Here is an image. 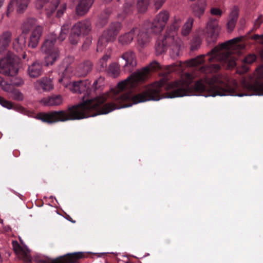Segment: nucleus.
Instances as JSON below:
<instances>
[{"mask_svg":"<svg viewBox=\"0 0 263 263\" xmlns=\"http://www.w3.org/2000/svg\"><path fill=\"white\" fill-rule=\"evenodd\" d=\"M70 27V23H65L58 35L55 32L51 33L43 43L41 50L46 54L45 62L47 66L52 65L60 58L59 50L54 46V44L57 39L60 42L65 40Z\"/></svg>","mask_w":263,"mask_h":263,"instance_id":"nucleus-2","label":"nucleus"},{"mask_svg":"<svg viewBox=\"0 0 263 263\" xmlns=\"http://www.w3.org/2000/svg\"><path fill=\"white\" fill-rule=\"evenodd\" d=\"M13 249L14 252L24 259L27 258V254L24 249L20 246L16 240H13L12 242Z\"/></svg>","mask_w":263,"mask_h":263,"instance_id":"nucleus-26","label":"nucleus"},{"mask_svg":"<svg viewBox=\"0 0 263 263\" xmlns=\"http://www.w3.org/2000/svg\"><path fill=\"white\" fill-rule=\"evenodd\" d=\"M122 28V25L120 22H116L111 23L107 29L103 31L99 39L97 51H102L109 42L114 41Z\"/></svg>","mask_w":263,"mask_h":263,"instance_id":"nucleus-6","label":"nucleus"},{"mask_svg":"<svg viewBox=\"0 0 263 263\" xmlns=\"http://www.w3.org/2000/svg\"><path fill=\"white\" fill-rule=\"evenodd\" d=\"M1 87L3 89V90H4V91H6L7 92H9V91H12L11 84H8L5 83L4 84H2V85L1 86Z\"/></svg>","mask_w":263,"mask_h":263,"instance_id":"nucleus-41","label":"nucleus"},{"mask_svg":"<svg viewBox=\"0 0 263 263\" xmlns=\"http://www.w3.org/2000/svg\"><path fill=\"white\" fill-rule=\"evenodd\" d=\"M11 85L15 86H20L23 84V80L19 78H13L10 81Z\"/></svg>","mask_w":263,"mask_h":263,"instance_id":"nucleus-36","label":"nucleus"},{"mask_svg":"<svg viewBox=\"0 0 263 263\" xmlns=\"http://www.w3.org/2000/svg\"><path fill=\"white\" fill-rule=\"evenodd\" d=\"M262 23V16L260 15L258 17L257 19L255 21L254 25L258 28L260 24Z\"/></svg>","mask_w":263,"mask_h":263,"instance_id":"nucleus-43","label":"nucleus"},{"mask_svg":"<svg viewBox=\"0 0 263 263\" xmlns=\"http://www.w3.org/2000/svg\"><path fill=\"white\" fill-rule=\"evenodd\" d=\"M121 61H118L119 64L115 63L109 65L107 69L108 73L111 74L114 77H117L120 73V65H122L126 72H130L134 67L137 65L135 53L132 51H128L124 53L121 57Z\"/></svg>","mask_w":263,"mask_h":263,"instance_id":"nucleus-5","label":"nucleus"},{"mask_svg":"<svg viewBox=\"0 0 263 263\" xmlns=\"http://www.w3.org/2000/svg\"><path fill=\"white\" fill-rule=\"evenodd\" d=\"M138 30V27L133 28L129 32L125 33L118 37L119 43L122 45H128L133 41L135 33Z\"/></svg>","mask_w":263,"mask_h":263,"instance_id":"nucleus-15","label":"nucleus"},{"mask_svg":"<svg viewBox=\"0 0 263 263\" xmlns=\"http://www.w3.org/2000/svg\"><path fill=\"white\" fill-rule=\"evenodd\" d=\"M211 13L213 15L218 16L220 17L222 15V12L218 8H212L211 9Z\"/></svg>","mask_w":263,"mask_h":263,"instance_id":"nucleus-39","label":"nucleus"},{"mask_svg":"<svg viewBox=\"0 0 263 263\" xmlns=\"http://www.w3.org/2000/svg\"><path fill=\"white\" fill-rule=\"evenodd\" d=\"M38 84L39 86L44 91H49L53 88L51 82L47 79H43L39 81Z\"/></svg>","mask_w":263,"mask_h":263,"instance_id":"nucleus-29","label":"nucleus"},{"mask_svg":"<svg viewBox=\"0 0 263 263\" xmlns=\"http://www.w3.org/2000/svg\"><path fill=\"white\" fill-rule=\"evenodd\" d=\"M30 0H11L7 6V16L15 9L17 13H23L28 7Z\"/></svg>","mask_w":263,"mask_h":263,"instance_id":"nucleus-11","label":"nucleus"},{"mask_svg":"<svg viewBox=\"0 0 263 263\" xmlns=\"http://www.w3.org/2000/svg\"><path fill=\"white\" fill-rule=\"evenodd\" d=\"M109 59V55L107 54L104 55L97 63V67L98 70L100 71H106L107 70V63Z\"/></svg>","mask_w":263,"mask_h":263,"instance_id":"nucleus-27","label":"nucleus"},{"mask_svg":"<svg viewBox=\"0 0 263 263\" xmlns=\"http://www.w3.org/2000/svg\"><path fill=\"white\" fill-rule=\"evenodd\" d=\"M63 99L61 95H52L48 98H44L41 102L46 106H57L62 103Z\"/></svg>","mask_w":263,"mask_h":263,"instance_id":"nucleus-20","label":"nucleus"},{"mask_svg":"<svg viewBox=\"0 0 263 263\" xmlns=\"http://www.w3.org/2000/svg\"><path fill=\"white\" fill-rule=\"evenodd\" d=\"M256 60V56L255 54H249L242 60L241 69H237V72L241 74L247 72L249 70V67L247 65L253 63Z\"/></svg>","mask_w":263,"mask_h":263,"instance_id":"nucleus-21","label":"nucleus"},{"mask_svg":"<svg viewBox=\"0 0 263 263\" xmlns=\"http://www.w3.org/2000/svg\"><path fill=\"white\" fill-rule=\"evenodd\" d=\"M262 58H263V51H262Z\"/></svg>","mask_w":263,"mask_h":263,"instance_id":"nucleus-49","label":"nucleus"},{"mask_svg":"<svg viewBox=\"0 0 263 263\" xmlns=\"http://www.w3.org/2000/svg\"><path fill=\"white\" fill-rule=\"evenodd\" d=\"M169 18V13L167 11H161L155 17L152 23L147 22L144 24L143 28L139 29L136 32L138 45L143 47L146 45L150 40V34L160 33L164 29Z\"/></svg>","mask_w":263,"mask_h":263,"instance_id":"nucleus-3","label":"nucleus"},{"mask_svg":"<svg viewBox=\"0 0 263 263\" xmlns=\"http://www.w3.org/2000/svg\"><path fill=\"white\" fill-rule=\"evenodd\" d=\"M11 33L6 31L0 36V54L3 53L7 50L11 41Z\"/></svg>","mask_w":263,"mask_h":263,"instance_id":"nucleus-19","label":"nucleus"},{"mask_svg":"<svg viewBox=\"0 0 263 263\" xmlns=\"http://www.w3.org/2000/svg\"><path fill=\"white\" fill-rule=\"evenodd\" d=\"M103 81V79L100 77L98 79L95 81V82L93 83V87H94L95 90H97L99 87H100L101 85H99L98 86V84H101Z\"/></svg>","mask_w":263,"mask_h":263,"instance_id":"nucleus-40","label":"nucleus"},{"mask_svg":"<svg viewBox=\"0 0 263 263\" xmlns=\"http://www.w3.org/2000/svg\"><path fill=\"white\" fill-rule=\"evenodd\" d=\"M59 82L62 84L66 87H69L71 91L75 93H84V97L89 95L91 89L90 88V82L88 80L75 81L70 84L68 77L62 76L59 79Z\"/></svg>","mask_w":263,"mask_h":263,"instance_id":"nucleus-9","label":"nucleus"},{"mask_svg":"<svg viewBox=\"0 0 263 263\" xmlns=\"http://www.w3.org/2000/svg\"><path fill=\"white\" fill-rule=\"evenodd\" d=\"M66 219L67 220H68L69 221H70L72 223H74L75 222V221L73 220L71 218V217L70 216H69V215L67 216Z\"/></svg>","mask_w":263,"mask_h":263,"instance_id":"nucleus-44","label":"nucleus"},{"mask_svg":"<svg viewBox=\"0 0 263 263\" xmlns=\"http://www.w3.org/2000/svg\"><path fill=\"white\" fill-rule=\"evenodd\" d=\"M91 23L89 20H85L76 23L71 28L69 37L70 43L76 45L82 35H85L91 31Z\"/></svg>","mask_w":263,"mask_h":263,"instance_id":"nucleus-8","label":"nucleus"},{"mask_svg":"<svg viewBox=\"0 0 263 263\" xmlns=\"http://www.w3.org/2000/svg\"><path fill=\"white\" fill-rule=\"evenodd\" d=\"M19 59L13 53L9 52L5 58L0 60V73L13 77L18 70Z\"/></svg>","mask_w":263,"mask_h":263,"instance_id":"nucleus-7","label":"nucleus"},{"mask_svg":"<svg viewBox=\"0 0 263 263\" xmlns=\"http://www.w3.org/2000/svg\"><path fill=\"white\" fill-rule=\"evenodd\" d=\"M43 31V28L41 26H36L30 36L28 44V47L34 48L37 46L39 40L42 35Z\"/></svg>","mask_w":263,"mask_h":263,"instance_id":"nucleus-13","label":"nucleus"},{"mask_svg":"<svg viewBox=\"0 0 263 263\" xmlns=\"http://www.w3.org/2000/svg\"><path fill=\"white\" fill-rule=\"evenodd\" d=\"M238 16V12L237 10H233L230 15V19L228 22V29L232 31L235 26Z\"/></svg>","mask_w":263,"mask_h":263,"instance_id":"nucleus-25","label":"nucleus"},{"mask_svg":"<svg viewBox=\"0 0 263 263\" xmlns=\"http://www.w3.org/2000/svg\"><path fill=\"white\" fill-rule=\"evenodd\" d=\"M3 83H4L3 78L0 76V86L2 85Z\"/></svg>","mask_w":263,"mask_h":263,"instance_id":"nucleus-45","label":"nucleus"},{"mask_svg":"<svg viewBox=\"0 0 263 263\" xmlns=\"http://www.w3.org/2000/svg\"><path fill=\"white\" fill-rule=\"evenodd\" d=\"M5 0H0V8L2 7L3 5V4L4 3Z\"/></svg>","mask_w":263,"mask_h":263,"instance_id":"nucleus-46","label":"nucleus"},{"mask_svg":"<svg viewBox=\"0 0 263 263\" xmlns=\"http://www.w3.org/2000/svg\"><path fill=\"white\" fill-rule=\"evenodd\" d=\"M134 8V0H126L123 7V13L127 14L130 13Z\"/></svg>","mask_w":263,"mask_h":263,"instance_id":"nucleus-30","label":"nucleus"},{"mask_svg":"<svg viewBox=\"0 0 263 263\" xmlns=\"http://www.w3.org/2000/svg\"><path fill=\"white\" fill-rule=\"evenodd\" d=\"M251 39L257 41L259 44H263V34H254L251 37Z\"/></svg>","mask_w":263,"mask_h":263,"instance_id":"nucleus-37","label":"nucleus"},{"mask_svg":"<svg viewBox=\"0 0 263 263\" xmlns=\"http://www.w3.org/2000/svg\"><path fill=\"white\" fill-rule=\"evenodd\" d=\"M41 8H44L48 17H50L58 8L60 0H38Z\"/></svg>","mask_w":263,"mask_h":263,"instance_id":"nucleus-12","label":"nucleus"},{"mask_svg":"<svg viewBox=\"0 0 263 263\" xmlns=\"http://www.w3.org/2000/svg\"><path fill=\"white\" fill-rule=\"evenodd\" d=\"M120 15H119V17H121V16H120ZM122 17H123L122 16Z\"/></svg>","mask_w":263,"mask_h":263,"instance_id":"nucleus-48","label":"nucleus"},{"mask_svg":"<svg viewBox=\"0 0 263 263\" xmlns=\"http://www.w3.org/2000/svg\"><path fill=\"white\" fill-rule=\"evenodd\" d=\"M112 0H103V1L105 2V3H109Z\"/></svg>","mask_w":263,"mask_h":263,"instance_id":"nucleus-47","label":"nucleus"},{"mask_svg":"<svg viewBox=\"0 0 263 263\" xmlns=\"http://www.w3.org/2000/svg\"><path fill=\"white\" fill-rule=\"evenodd\" d=\"M220 31L218 20L215 18H210L206 23V27L203 30L205 36L208 42H215Z\"/></svg>","mask_w":263,"mask_h":263,"instance_id":"nucleus-10","label":"nucleus"},{"mask_svg":"<svg viewBox=\"0 0 263 263\" xmlns=\"http://www.w3.org/2000/svg\"><path fill=\"white\" fill-rule=\"evenodd\" d=\"M201 43V40L200 37L195 36L193 37L191 42V50L195 51L197 50Z\"/></svg>","mask_w":263,"mask_h":263,"instance_id":"nucleus-31","label":"nucleus"},{"mask_svg":"<svg viewBox=\"0 0 263 263\" xmlns=\"http://www.w3.org/2000/svg\"><path fill=\"white\" fill-rule=\"evenodd\" d=\"M95 0H81L76 7V12L78 15L82 16L86 14Z\"/></svg>","mask_w":263,"mask_h":263,"instance_id":"nucleus-17","label":"nucleus"},{"mask_svg":"<svg viewBox=\"0 0 263 263\" xmlns=\"http://www.w3.org/2000/svg\"><path fill=\"white\" fill-rule=\"evenodd\" d=\"M36 26H39L37 23V21L34 18H28L24 22L22 25V33L23 34L28 33L29 31L36 27Z\"/></svg>","mask_w":263,"mask_h":263,"instance_id":"nucleus-23","label":"nucleus"},{"mask_svg":"<svg viewBox=\"0 0 263 263\" xmlns=\"http://www.w3.org/2000/svg\"><path fill=\"white\" fill-rule=\"evenodd\" d=\"M66 6L65 4H63L60 6L56 13L57 17H60L63 15L64 11L66 9Z\"/></svg>","mask_w":263,"mask_h":263,"instance_id":"nucleus-38","label":"nucleus"},{"mask_svg":"<svg viewBox=\"0 0 263 263\" xmlns=\"http://www.w3.org/2000/svg\"><path fill=\"white\" fill-rule=\"evenodd\" d=\"M194 22V19L192 17H189L186 23L183 25L182 30L181 33L183 36H187L192 28L193 24Z\"/></svg>","mask_w":263,"mask_h":263,"instance_id":"nucleus-28","label":"nucleus"},{"mask_svg":"<svg viewBox=\"0 0 263 263\" xmlns=\"http://www.w3.org/2000/svg\"><path fill=\"white\" fill-rule=\"evenodd\" d=\"M27 71L30 77L33 78H37L43 73L42 65L39 62H34L28 67Z\"/></svg>","mask_w":263,"mask_h":263,"instance_id":"nucleus-18","label":"nucleus"},{"mask_svg":"<svg viewBox=\"0 0 263 263\" xmlns=\"http://www.w3.org/2000/svg\"><path fill=\"white\" fill-rule=\"evenodd\" d=\"M147 77V67L133 73L124 81L118 83L110 92L93 99L83 100V102L69 106L67 110L40 112L36 119L49 124L68 120H80L101 114H107L116 109L131 106L133 104L147 101V86L141 92L132 95L140 89V84Z\"/></svg>","mask_w":263,"mask_h":263,"instance_id":"nucleus-1","label":"nucleus"},{"mask_svg":"<svg viewBox=\"0 0 263 263\" xmlns=\"http://www.w3.org/2000/svg\"><path fill=\"white\" fill-rule=\"evenodd\" d=\"M12 98L15 100L21 101L23 99V95L18 90H13L12 92Z\"/></svg>","mask_w":263,"mask_h":263,"instance_id":"nucleus-35","label":"nucleus"},{"mask_svg":"<svg viewBox=\"0 0 263 263\" xmlns=\"http://www.w3.org/2000/svg\"><path fill=\"white\" fill-rule=\"evenodd\" d=\"M148 5V0H138L137 7L139 11L141 12H144Z\"/></svg>","mask_w":263,"mask_h":263,"instance_id":"nucleus-33","label":"nucleus"},{"mask_svg":"<svg viewBox=\"0 0 263 263\" xmlns=\"http://www.w3.org/2000/svg\"><path fill=\"white\" fill-rule=\"evenodd\" d=\"M92 68V64L89 61H85L79 65L76 68V74L78 77H85Z\"/></svg>","mask_w":263,"mask_h":263,"instance_id":"nucleus-16","label":"nucleus"},{"mask_svg":"<svg viewBox=\"0 0 263 263\" xmlns=\"http://www.w3.org/2000/svg\"><path fill=\"white\" fill-rule=\"evenodd\" d=\"M13 48L17 52L23 51L26 47V39L23 35H21L15 39L13 42Z\"/></svg>","mask_w":263,"mask_h":263,"instance_id":"nucleus-24","label":"nucleus"},{"mask_svg":"<svg viewBox=\"0 0 263 263\" xmlns=\"http://www.w3.org/2000/svg\"><path fill=\"white\" fill-rule=\"evenodd\" d=\"M83 257L84 254L81 252L67 254L54 260L53 263H74Z\"/></svg>","mask_w":263,"mask_h":263,"instance_id":"nucleus-14","label":"nucleus"},{"mask_svg":"<svg viewBox=\"0 0 263 263\" xmlns=\"http://www.w3.org/2000/svg\"><path fill=\"white\" fill-rule=\"evenodd\" d=\"M165 1V0H157L155 3L156 8L157 10L159 9L162 7Z\"/></svg>","mask_w":263,"mask_h":263,"instance_id":"nucleus-42","label":"nucleus"},{"mask_svg":"<svg viewBox=\"0 0 263 263\" xmlns=\"http://www.w3.org/2000/svg\"><path fill=\"white\" fill-rule=\"evenodd\" d=\"M0 104L8 109H11L13 107V105L11 102L5 100L4 98H2L1 96H0Z\"/></svg>","mask_w":263,"mask_h":263,"instance_id":"nucleus-34","label":"nucleus"},{"mask_svg":"<svg viewBox=\"0 0 263 263\" xmlns=\"http://www.w3.org/2000/svg\"><path fill=\"white\" fill-rule=\"evenodd\" d=\"M181 20L180 18L175 17L174 22L169 29H167L166 34L162 39H158L155 45L156 51L157 55L161 54L165 52L167 47L170 46L173 50H174L177 54L180 48V42L175 39L176 32L178 30Z\"/></svg>","mask_w":263,"mask_h":263,"instance_id":"nucleus-4","label":"nucleus"},{"mask_svg":"<svg viewBox=\"0 0 263 263\" xmlns=\"http://www.w3.org/2000/svg\"><path fill=\"white\" fill-rule=\"evenodd\" d=\"M206 4L205 0H198L193 6L195 16L200 17L204 12Z\"/></svg>","mask_w":263,"mask_h":263,"instance_id":"nucleus-22","label":"nucleus"},{"mask_svg":"<svg viewBox=\"0 0 263 263\" xmlns=\"http://www.w3.org/2000/svg\"><path fill=\"white\" fill-rule=\"evenodd\" d=\"M110 13V10L109 9H106L103 13H102L100 17L99 24L101 27L104 26L108 21V17Z\"/></svg>","mask_w":263,"mask_h":263,"instance_id":"nucleus-32","label":"nucleus"}]
</instances>
